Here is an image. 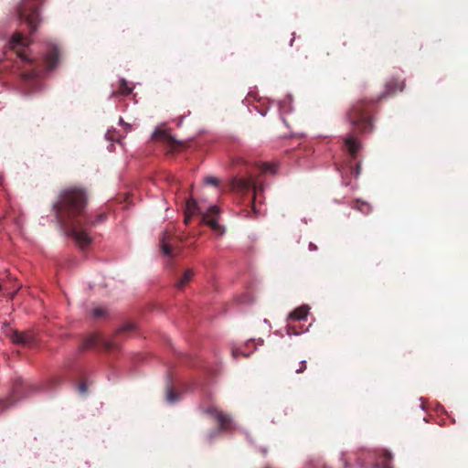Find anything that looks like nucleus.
I'll return each instance as SVG.
<instances>
[{
	"instance_id": "1",
	"label": "nucleus",
	"mask_w": 468,
	"mask_h": 468,
	"mask_svg": "<svg viewBox=\"0 0 468 468\" xmlns=\"http://www.w3.org/2000/svg\"><path fill=\"white\" fill-rule=\"evenodd\" d=\"M88 201L89 195L85 188L69 186L59 190L52 204V211L58 223L74 240H87V236L80 228L86 221Z\"/></svg>"
},
{
	"instance_id": "2",
	"label": "nucleus",
	"mask_w": 468,
	"mask_h": 468,
	"mask_svg": "<svg viewBox=\"0 0 468 468\" xmlns=\"http://www.w3.org/2000/svg\"><path fill=\"white\" fill-rule=\"evenodd\" d=\"M44 0H24L17 7V17L21 31H16L9 40V48L16 51L17 57L27 64L34 67L31 70L21 74L24 80L30 81L38 76L36 69L37 62L27 54V48L31 45L32 39L29 36L35 34L41 24L39 7Z\"/></svg>"
},
{
	"instance_id": "3",
	"label": "nucleus",
	"mask_w": 468,
	"mask_h": 468,
	"mask_svg": "<svg viewBox=\"0 0 468 468\" xmlns=\"http://www.w3.org/2000/svg\"><path fill=\"white\" fill-rule=\"evenodd\" d=\"M404 80L393 78L385 85V90L377 100H360L354 103L346 112V118L354 129L357 133H369L373 130V112L376 102L387 96L392 95L397 91L404 90Z\"/></svg>"
},
{
	"instance_id": "4",
	"label": "nucleus",
	"mask_w": 468,
	"mask_h": 468,
	"mask_svg": "<svg viewBox=\"0 0 468 468\" xmlns=\"http://www.w3.org/2000/svg\"><path fill=\"white\" fill-rule=\"evenodd\" d=\"M253 169H258L261 173H275V166L270 164H261L260 165L250 166L245 173V176H235L231 180V187L233 190L238 192H247L250 189L253 191L252 197V209L256 213L255 202L257 201L259 195L263 190L261 185H257L253 174Z\"/></svg>"
},
{
	"instance_id": "5",
	"label": "nucleus",
	"mask_w": 468,
	"mask_h": 468,
	"mask_svg": "<svg viewBox=\"0 0 468 468\" xmlns=\"http://www.w3.org/2000/svg\"><path fill=\"white\" fill-rule=\"evenodd\" d=\"M133 329L134 325L133 324H124L116 332V335L113 336L112 339H105L104 337L98 334L90 335L83 340V342L80 346V349L83 351L90 348L101 347L108 352L117 350L120 347L118 337L122 334L131 332Z\"/></svg>"
},
{
	"instance_id": "6",
	"label": "nucleus",
	"mask_w": 468,
	"mask_h": 468,
	"mask_svg": "<svg viewBox=\"0 0 468 468\" xmlns=\"http://www.w3.org/2000/svg\"><path fill=\"white\" fill-rule=\"evenodd\" d=\"M85 217H86V218H85L86 221L83 222V224H81L80 230L81 232H83L85 236H87V240L83 241V242L79 241V240H74L76 242V244L81 249H85L92 241V239L90 238V236L89 234V229L91 227L97 226V225L104 222L107 219V214L105 212H100L97 215L92 216V215L89 214L87 211H85Z\"/></svg>"
},
{
	"instance_id": "7",
	"label": "nucleus",
	"mask_w": 468,
	"mask_h": 468,
	"mask_svg": "<svg viewBox=\"0 0 468 468\" xmlns=\"http://www.w3.org/2000/svg\"><path fill=\"white\" fill-rule=\"evenodd\" d=\"M177 243V237H174L168 232H164L160 239V248L162 253L167 257H175L180 252V248L178 247Z\"/></svg>"
},
{
	"instance_id": "8",
	"label": "nucleus",
	"mask_w": 468,
	"mask_h": 468,
	"mask_svg": "<svg viewBox=\"0 0 468 468\" xmlns=\"http://www.w3.org/2000/svg\"><path fill=\"white\" fill-rule=\"evenodd\" d=\"M205 413L213 417L218 422L221 431H226L229 428L231 418L227 413L219 410L215 406H209L205 410Z\"/></svg>"
},
{
	"instance_id": "9",
	"label": "nucleus",
	"mask_w": 468,
	"mask_h": 468,
	"mask_svg": "<svg viewBox=\"0 0 468 468\" xmlns=\"http://www.w3.org/2000/svg\"><path fill=\"white\" fill-rule=\"evenodd\" d=\"M154 139L155 141L163 143L165 145V147L169 149L170 152L176 151L183 145L182 142L177 141L171 134L167 133L165 131H156L154 133Z\"/></svg>"
},
{
	"instance_id": "10",
	"label": "nucleus",
	"mask_w": 468,
	"mask_h": 468,
	"mask_svg": "<svg viewBox=\"0 0 468 468\" xmlns=\"http://www.w3.org/2000/svg\"><path fill=\"white\" fill-rule=\"evenodd\" d=\"M217 214L218 208L216 207H211L207 213L202 215L201 222L209 226L215 231L220 230V226L217 219Z\"/></svg>"
},
{
	"instance_id": "11",
	"label": "nucleus",
	"mask_w": 468,
	"mask_h": 468,
	"mask_svg": "<svg viewBox=\"0 0 468 468\" xmlns=\"http://www.w3.org/2000/svg\"><path fill=\"white\" fill-rule=\"evenodd\" d=\"M59 50L57 46H51L44 57V64L47 69H53L58 64Z\"/></svg>"
},
{
	"instance_id": "12",
	"label": "nucleus",
	"mask_w": 468,
	"mask_h": 468,
	"mask_svg": "<svg viewBox=\"0 0 468 468\" xmlns=\"http://www.w3.org/2000/svg\"><path fill=\"white\" fill-rule=\"evenodd\" d=\"M345 146L350 155V157L355 160L357 156V153L361 147V144L358 139L354 137L352 134H348L345 140Z\"/></svg>"
},
{
	"instance_id": "13",
	"label": "nucleus",
	"mask_w": 468,
	"mask_h": 468,
	"mask_svg": "<svg viewBox=\"0 0 468 468\" xmlns=\"http://www.w3.org/2000/svg\"><path fill=\"white\" fill-rule=\"evenodd\" d=\"M13 343L22 346H27L34 341V335L28 332H19L15 330L9 335Z\"/></svg>"
},
{
	"instance_id": "14",
	"label": "nucleus",
	"mask_w": 468,
	"mask_h": 468,
	"mask_svg": "<svg viewBox=\"0 0 468 468\" xmlns=\"http://www.w3.org/2000/svg\"><path fill=\"white\" fill-rule=\"evenodd\" d=\"M200 209L197 206V201L194 198H189L186 203V208H185V224H188L191 218L194 215L199 214Z\"/></svg>"
},
{
	"instance_id": "15",
	"label": "nucleus",
	"mask_w": 468,
	"mask_h": 468,
	"mask_svg": "<svg viewBox=\"0 0 468 468\" xmlns=\"http://www.w3.org/2000/svg\"><path fill=\"white\" fill-rule=\"evenodd\" d=\"M309 313V307L307 305H302L292 312H291L288 315V320L292 321H302L305 320Z\"/></svg>"
},
{
	"instance_id": "16",
	"label": "nucleus",
	"mask_w": 468,
	"mask_h": 468,
	"mask_svg": "<svg viewBox=\"0 0 468 468\" xmlns=\"http://www.w3.org/2000/svg\"><path fill=\"white\" fill-rule=\"evenodd\" d=\"M194 277V271L192 269H186L183 274L176 280V287L182 290Z\"/></svg>"
},
{
	"instance_id": "17",
	"label": "nucleus",
	"mask_w": 468,
	"mask_h": 468,
	"mask_svg": "<svg viewBox=\"0 0 468 468\" xmlns=\"http://www.w3.org/2000/svg\"><path fill=\"white\" fill-rule=\"evenodd\" d=\"M307 363L305 360L302 361H290L288 364V369L291 372H294L297 374L303 373L306 370Z\"/></svg>"
},
{
	"instance_id": "18",
	"label": "nucleus",
	"mask_w": 468,
	"mask_h": 468,
	"mask_svg": "<svg viewBox=\"0 0 468 468\" xmlns=\"http://www.w3.org/2000/svg\"><path fill=\"white\" fill-rule=\"evenodd\" d=\"M353 208H356L362 212L365 215H367L371 211V207L367 202H361V201H356L355 204L352 206Z\"/></svg>"
},
{
	"instance_id": "19",
	"label": "nucleus",
	"mask_w": 468,
	"mask_h": 468,
	"mask_svg": "<svg viewBox=\"0 0 468 468\" xmlns=\"http://www.w3.org/2000/svg\"><path fill=\"white\" fill-rule=\"evenodd\" d=\"M119 92L122 95H128L132 92V88L129 87L127 81L125 80H121Z\"/></svg>"
},
{
	"instance_id": "20",
	"label": "nucleus",
	"mask_w": 468,
	"mask_h": 468,
	"mask_svg": "<svg viewBox=\"0 0 468 468\" xmlns=\"http://www.w3.org/2000/svg\"><path fill=\"white\" fill-rule=\"evenodd\" d=\"M179 399V395L176 393L172 388H167L166 391V399L170 403H174L177 401Z\"/></svg>"
},
{
	"instance_id": "21",
	"label": "nucleus",
	"mask_w": 468,
	"mask_h": 468,
	"mask_svg": "<svg viewBox=\"0 0 468 468\" xmlns=\"http://www.w3.org/2000/svg\"><path fill=\"white\" fill-rule=\"evenodd\" d=\"M106 309L103 307H96L92 310V316L94 318H102L106 315Z\"/></svg>"
},
{
	"instance_id": "22",
	"label": "nucleus",
	"mask_w": 468,
	"mask_h": 468,
	"mask_svg": "<svg viewBox=\"0 0 468 468\" xmlns=\"http://www.w3.org/2000/svg\"><path fill=\"white\" fill-rule=\"evenodd\" d=\"M360 171H361V165H360V163H356V165H350V173L351 175H353L355 177H358V176L360 175Z\"/></svg>"
},
{
	"instance_id": "23",
	"label": "nucleus",
	"mask_w": 468,
	"mask_h": 468,
	"mask_svg": "<svg viewBox=\"0 0 468 468\" xmlns=\"http://www.w3.org/2000/svg\"><path fill=\"white\" fill-rule=\"evenodd\" d=\"M204 181H205V184L211 185L214 186H218L219 184L218 179L214 176H207Z\"/></svg>"
},
{
	"instance_id": "24",
	"label": "nucleus",
	"mask_w": 468,
	"mask_h": 468,
	"mask_svg": "<svg viewBox=\"0 0 468 468\" xmlns=\"http://www.w3.org/2000/svg\"><path fill=\"white\" fill-rule=\"evenodd\" d=\"M286 332L288 335H299V332L296 330V328L292 325H287L286 326Z\"/></svg>"
},
{
	"instance_id": "25",
	"label": "nucleus",
	"mask_w": 468,
	"mask_h": 468,
	"mask_svg": "<svg viewBox=\"0 0 468 468\" xmlns=\"http://www.w3.org/2000/svg\"><path fill=\"white\" fill-rule=\"evenodd\" d=\"M79 391L80 394H85L87 392V386L84 383L80 384Z\"/></svg>"
},
{
	"instance_id": "26",
	"label": "nucleus",
	"mask_w": 468,
	"mask_h": 468,
	"mask_svg": "<svg viewBox=\"0 0 468 468\" xmlns=\"http://www.w3.org/2000/svg\"><path fill=\"white\" fill-rule=\"evenodd\" d=\"M309 249H310L311 250H315L317 249V247H316L314 244L310 243V244H309Z\"/></svg>"
},
{
	"instance_id": "27",
	"label": "nucleus",
	"mask_w": 468,
	"mask_h": 468,
	"mask_svg": "<svg viewBox=\"0 0 468 468\" xmlns=\"http://www.w3.org/2000/svg\"><path fill=\"white\" fill-rule=\"evenodd\" d=\"M239 161H240V163H241L242 165H247V163H246L244 160L239 159Z\"/></svg>"
},
{
	"instance_id": "28",
	"label": "nucleus",
	"mask_w": 468,
	"mask_h": 468,
	"mask_svg": "<svg viewBox=\"0 0 468 468\" xmlns=\"http://www.w3.org/2000/svg\"><path fill=\"white\" fill-rule=\"evenodd\" d=\"M238 354H239L238 351H233V356H238Z\"/></svg>"
}]
</instances>
